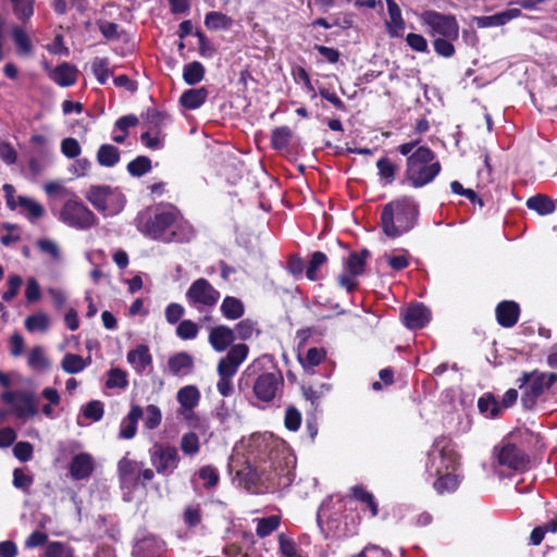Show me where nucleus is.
I'll return each mask as SVG.
<instances>
[{"label": "nucleus", "instance_id": "24", "mask_svg": "<svg viewBox=\"0 0 557 557\" xmlns=\"http://www.w3.org/2000/svg\"><path fill=\"white\" fill-rule=\"evenodd\" d=\"M236 336L234 331L226 325L212 327L209 333V343L212 348L218 351H224L234 341Z\"/></svg>", "mask_w": 557, "mask_h": 557}, {"label": "nucleus", "instance_id": "62", "mask_svg": "<svg viewBox=\"0 0 557 557\" xmlns=\"http://www.w3.org/2000/svg\"><path fill=\"white\" fill-rule=\"evenodd\" d=\"M198 325L191 320H183L177 329L176 334L182 339H194L198 334Z\"/></svg>", "mask_w": 557, "mask_h": 557}, {"label": "nucleus", "instance_id": "22", "mask_svg": "<svg viewBox=\"0 0 557 557\" xmlns=\"http://www.w3.org/2000/svg\"><path fill=\"white\" fill-rule=\"evenodd\" d=\"M389 18L385 21V27L392 38L400 37L405 30L406 23L401 15L399 5L394 0H385Z\"/></svg>", "mask_w": 557, "mask_h": 557}, {"label": "nucleus", "instance_id": "64", "mask_svg": "<svg viewBox=\"0 0 557 557\" xmlns=\"http://www.w3.org/2000/svg\"><path fill=\"white\" fill-rule=\"evenodd\" d=\"M280 550L285 557H302L296 544L285 534L278 536Z\"/></svg>", "mask_w": 557, "mask_h": 557}, {"label": "nucleus", "instance_id": "58", "mask_svg": "<svg viewBox=\"0 0 557 557\" xmlns=\"http://www.w3.org/2000/svg\"><path fill=\"white\" fill-rule=\"evenodd\" d=\"M380 178L391 184L395 180L396 165L388 158H381L376 162Z\"/></svg>", "mask_w": 557, "mask_h": 557}, {"label": "nucleus", "instance_id": "33", "mask_svg": "<svg viewBox=\"0 0 557 557\" xmlns=\"http://www.w3.org/2000/svg\"><path fill=\"white\" fill-rule=\"evenodd\" d=\"M435 475L437 479L434 481L433 487L438 494L455 492L460 484V478L457 473L447 472Z\"/></svg>", "mask_w": 557, "mask_h": 557}, {"label": "nucleus", "instance_id": "61", "mask_svg": "<svg viewBox=\"0 0 557 557\" xmlns=\"http://www.w3.org/2000/svg\"><path fill=\"white\" fill-rule=\"evenodd\" d=\"M164 135L158 132L148 131L140 135L141 143L149 149L158 150L163 147Z\"/></svg>", "mask_w": 557, "mask_h": 557}, {"label": "nucleus", "instance_id": "51", "mask_svg": "<svg viewBox=\"0 0 557 557\" xmlns=\"http://www.w3.org/2000/svg\"><path fill=\"white\" fill-rule=\"evenodd\" d=\"M44 189L49 197L64 199V201L75 195L73 190L57 181L46 183Z\"/></svg>", "mask_w": 557, "mask_h": 557}, {"label": "nucleus", "instance_id": "34", "mask_svg": "<svg viewBox=\"0 0 557 557\" xmlns=\"http://www.w3.org/2000/svg\"><path fill=\"white\" fill-rule=\"evenodd\" d=\"M221 312L228 320H237L243 317L245 307L240 299L226 296L221 304Z\"/></svg>", "mask_w": 557, "mask_h": 557}, {"label": "nucleus", "instance_id": "17", "mask_svg": "<svg viewBox=\"0 0 557 557\" xmlns=\"http://www.w3.org/2000/svg\"><path fill=\"white\" fill-rule=\"evenodd\" d=\"M141 461L123 457L117 463L119 478L122 488L132 490L139 485Z\"/></svg>", "mask_w": 557, "mask_h": 557}, {"label": "nucleus", "instance_id": "13", "mask_svg": "<svg viewBox=\"0 0 557 557\" xmlns=\"http://www.w3.org/2000/svg\"><path fill=\"white\" fill-rule=\"evenodd\" d=\"M220 298V292L215 289L206 278H198L191 283L186 292V299L189 306L202 311L213 308Z\"/></svg>", "mask_w": 557, "mask_h": 557}, {"label": "nucleus", "instance_id": "60", "mask_svg": "<svg viewBox=\"0 0 557 557\" xmlns=\"http://www.w3.org/2000/svg\"><path fill=\"white\" fill-rule=\"evenodd\" d=\"M28 366L35 370H44L49 367V361L46 358L41 347H34L28 354Z\"/></svg>", "mask_w": 557, "mask_h": 557}, {"label": "nucleus", "instance_id": "2", "mask_svg": "<svg viewBox=\"0 0 557 557\" xmlns=\"http://www.w3.org/2000/svg\"><path fill=\"white\" fill-rule=\"evenodd\" d=\"M419 206L411 197L397 198L386 203L381 213L383 232L388 237H398L417 223Z\"/></svg>", "mask_w": 557, "mask_h": 557}, {"label": "nucleus", "instance_id": "6", "mask_svg": "<svg viewBox=\"0 0 557 557\" xmlns=\"http://www.w3.org/2000/svg\"><path fill=\"white\" fill-rule=\"evenodd\" d=\"M458 465L459 456L453 442L446 437L436 438L429 453L426 468L430 474L456 473Z\"/></svg>", "mask_w": 557, "mask_h": 557}, {"label": "nucleus", "instance_id": "3", "mask_svg": "<svg viewBox=\"0 0 557 557\" xmlns=\"http://www.w3.org/2000/svg\"><path fill=\"white\" fill-rule=\"evenodd\" d=\"M296 457L283 445L270 451L269 460L259 466V480L271 487H287L295 479Z\"/></svg>", "mask_w": 557, "mask_h": 557}, {"label": "nucleus", "instance_id": "29", "mask_svg": "<svg viewBox=\"0 0 557 557\" xmlns=\"http://www.w3.org/2000/svg\"><path fill=\"white\" fill-rule=\"evenodd\" d=\"M138 124L136 115L128 114L121 116L114 123L112 140L116 144H123L128 135V129Z\"/></svg>", "mask_w": 557, "mask_h": 557}, {"label": "nucleus", "instance_id": "14", "mask_svg": "<svg viewBox=\"0 0 557 557\" xmlns=\"http://www.w3.org/2000/svg\"><path fill=\"white\" fill-rule=\"evenodd\" d=\"M150 461L158 474L171 475L178 467L181 457L175 446L157 444L150 449Z\"/></svg>", "mask_w": 557, "mask_h": 557}, {"label": "nucleus", "instance_id": "46", "mask_svg": "<svg viewBox=\"0 0 557 557\" xmlns=\"http://www.w3.org/2000/svg\"><path fill=\"white\" fill-rule=\"evenodd\" d=\"M91 72L101 85H104L109 77L113 75L108 58H95L91 62Z\"/></svg>", "mask_w": 557, "mask_h": 557}, {"label": "nucleus", "instance_id": "37", "mask_svg": "<svg viewBox=\"0 0 557 557\" xmlns=\"http://www.w3.org/2000/svg\"><path fill=\"white\" fill-rule=\"evenodd\" d=\"M97 161L106 168H113L120 161V150L110 144L101 145L97 151Z\"/></svg>", "mask_w": 557, "mask_h": 557}, {"label": "nucleus", "instance_id": "27", "mask_svg": "<svg viewBox=\"0 0 557 557\" xmlns=\"http://www.w3.org/2000/svg\"><path fill=\"white\" fill-rule=\"evenodd\" d=\"M170 372L176 376L188 375L194 368V359L187 352H178L168 361Z\"/></svg>", "mask_w": 557, "mask_h": 557}, {"label": "nucleus", "instance_id": "26", "mask_svg": "<svg viewBox=\"0 0 557 557\" xmlns=\"http://www.w3.org/2000/svg\"><path fill=\"white\" fill-rule=\"evenodd\" d=\"M127 362L137 373H143L152 362L149 348L146 345H138L127 352Z\"/></svg>", "mask_w": 557, "mask_h": 557}, {"label": "nucleus", "instance_id": "19", "mask_svg": "<svg viewBox=\"0 0 557 557\" xmlns=\"http://www.w3.org/2000/svg\"><path fill=\"white\" fill-rule=\"evenodd\" d=\"M94 469V458L88 453H79L75 455L69 467L71 476L76 481L88 479L92 474Z\"/></svg>", "mask_w": 557, "mask_h": 557}, {"label": "nucleus", "instance_id": "38", "mask_svg": "<svg viewBox=\"0 0 557 557\" xmlns=\"http://www.w3.org/2000/svg\"><path fill=\"white\" fill-rule=\"evenodd\" d=\"M527 207L541 215L550 214L556 209L554 201L541 194L530 197L527 200Z\"/></svg>", "mask_w": 557, "mask_h": 557}, {"label": "nucleus", "instance_id": "44", "mask_svg": "<svg viewBox=\"0 0 557 557\" xmlns=\"http://www.w3.org/2000/svg\"><path fill=\"white\" fill-rule=\"evenodd\" d=\"M25 329L30 332H46L50 326V318L45 312H36L25 319Z\"/></svg>", "mask_w": 557, "mask_h": 557}, {"label": "nucleus", "instance_id": "20", "mask_svg": "<svg viewBox=\"0 0 557 557\" xmlns=\"http://www.w3.org/2000/svg\"><path fill=\"white\" fill-rule=\"evenodd\" d=\"M404 323L408 329L419 330L430 321V310L422 304L411 306L403 314Z\"/></svg>", "mask_w": 557, "mask_h": 557}, {"label": "nucleus", "instance_id": "35", "mask_svg": "<svg viewBox=\"0 0 557 557\" xmlns=\"http://www.w3.org/2000/svg\"><path fill=\"white\" fill-rule=\"evenodd\" d=\"M17 205L23 209V213L30 222H35L36 220L42 218L45 214L44 207L32 198L18 196Z\"/></svg>", "mask_w": 557, "mask_h": 557}, {"label": "nucleus", "instance_id": "56", "mask_svg": "<svg viewBox=\"0 0 557 557\" xmlns=\"http://www.w3.org/2000/svg\"><path fill=\"white\" fill-rule=\"evenodd\" d=\"M13 4V11L17 18L23 22L29 20L34 14L35 0H10Z\"/></svg>", "mask_w": 557, "mask_h": 557}, {"label": "nucleus", "instance_id": "54", "mask_svg": "<svg viewBox=\"0 0 557 557\" xmlns=\"http://www.w3.org/2000/svg\"><path fill=\"white\" fill-rule=\"evenodd\" d=\"M292 138V131L287 126H280L273 129L271 144L275 149H284L288 146Z\"/></svg>", "mask_w": 557, "mask_h": 557}, {"label": "nucleus", "instance_id": "53", "mask_svg": "<svg viewBox=\"0 0 557 557\" xmlns=\"http://www.w3.org/2000/svg\"><path fill=\"white\" fill-rule=\"evenodd\" d=\"M327 257L322 251H314L311 255V259L306 270V276L310 281H317L319 278L318 270L325 264Z\"/></svg>", "mask_w": 557, "mask_h": 557}, {"label": "nucleus", "instance_id": "43", "mask_svg": "<svg viewBox=\"0 0 557 557\" xmlns=\"http://www.w3.org/2000/svg\"><path fill=\"white\" fill-rule=\"evenodd\" d=\"M12 39L17 48L18 53L29 54L33 50L32 39L26 30L21 26H14L11 30Z\"/></svg>", "mask_w": 557, "mask_h": 557}, {"label": "nucleus", "instance_id": "21", "mask_svg": "<svg viewBox=\"0 0 557 557\" xmlns=\"http://www.w3.org/2000/svg\"><path fill=\"white\" fill-rule=\"evenodd\" d=\"M496 319L503 327H512L519 320L520 307L516 301H500L495 310Z\"/></svg>", "mask_w": 557, "mask_h": 557}, {"label": "nucleus", "instance_id": "5", "mask_svg": "<svg viewBox=\"0 0 557 557\" xmlns=\"http://www.w3.org/2000/svg\"><path fill=\"white\" fill-rule=\"evenodd\" d=\"M249 348L246 344H236L231 347L225 357L221 358L216 371L219 381L216 388L226 397L233 392L232 379L237 373L239 366L247 359Z\"/></svg>", "mask_w": 557, "mask_h": 557}, {"label": "nucleus", "instance_id": "12", "mask_svg": "<svg viewBox=\"0 0 557 557\" xmlns=\"http://www.w3.org/2000/svg\"><path fill=\"white\" fill-rule=\"evenodd\" d=\"M1 400L11 407V412L18 419H30L38 414L35 395L27 391H5Z\"/></svg>", "mask_w": 557, "mask_h": 557}, {"label": "nucleus", "instance_id": "55", "mask_svg": "<svg viewBox=\"0 0 557 557\" xmlns=\"http://www.w3.org/2000/svg\"><path fill=\"white\" fill-rule=\"evenodd\" d=\"M280 525V518L277 516H270L267 518L257 519L256 533L260 537H265L275 531Z\"/></svg>", "mask_w": 557, "mask_h": 557}, {"label": "nucleus", "instance_id": "36", "mask_svg": "<svg viewBox=\"0 0 557 557\" xmlns=\"http://www.w3.org/2000/svg\"><path fill=\"white\" fill-rule=\"evenodd\" d=\"M91 362L90 357L87 359H84L79 355L76 354H65L62 362L61 368L63 371L70 374H76L82 372L87 366H89Z\"/></svg>", "mask_w": 557, "mask_h": 557}, {"label": "nucleus", "instance_id": "47", "mask_svg": "<svg viewBox=\"0 0 557 557\" xmlns=\"http://www.w3.org/2000/svg\"><path fill=\"white\" fill-rule=\"evenodd\" d=\"M205 66L198 62L193 61L183 67V78L188 85H196L203 79Z\"/></svg>", "mask_w": 557, "mask_h": 557}, {"label": "nucleus", "instance_id": "18", "mask_svg": "<svg viewBox=\"0 0 557 557\" xmlns=\"http://www.w3.org/2000/svg\"><path fill=\"white\" fill-rule=\"evenodd\" d=\"M165 544L154 535H146L138 539L134 548V557H163Z\"/></svg>", "mask_w": 557, "mask_h": 557}, {"label": "nucleus", "instance_id": "23", "mask_svg": "<svg viewBox=\"0 0 557 557\" xmlns=\"http://www.w3.org/2000/svg\"><path fill=\"white\" fill-rule=\"evenodd\" d=\"M143 414L144 409L138 405H133L127 416L120 423L117 437L120 440H132L136 435L137 424Z\"/></svg>", "mask_w": 557, "mask_h": 557}, {"label": "nucleus", "instance_id": "48", "mask_svg": "<svg viewBox=\"0 0 557 557\" xmlns=\"http://www.w3.org/2000/svg\"><path fill=\"white\" fill-rule=\"evenodd\" d=\"M148 131L162 134V129L170 123V116L165 112L148 110L146 113Z\"/></svg>", "mask_w": 557, "mask_h": 557}, {"label": "nucleus", "instance_id": "10", "mask_svg": "<svg viewBox=\"0 0 557 557\" xmlns=\"http://www.w3.org/2000/svg\"><path fill=\"white\" fill-rule=\"evenodd\" d=\"M420 20L429 27V34L433 37L459 38V24L451 14H443L434 10L424 11Z\"/></svg>", "mask_w": 557, "mask_h": 557}, {"label": "nucleus", "instance_id": "8", "mask_svg": "<svg viewBox=\"0 0 557 557\" xmlns=\"http://www.w3.org/2000/svg\"><path fill=\"white\" fill-rule=\"evenodd\" d=\"M557 381L556 373H544L533 371L531 373L524 372L518 379L519 387L525 386V391L521 397V403L525 409H532L537 398L548 389Z\"/></svg>", "mask_w": 557, "mask_h": 557}, {"label": "nucleus", "instance_id": "40", "mask_svg": "<svg viewBox=\"0 0 557 557\" xmlns=\"http://www.w3.org/2000/svg\"><path fill=\"white\" fill-rule=\"evenodd\" d=\"M205 25L210 30L228 29L233 25V20L222 12L211 11L205 16Z\"/></svg>", "mask_w": 557, "mask_h": 557}, {"label": "nucleus", "instance_id": "49", "mask_svg": "<svg viewBox=\"0 0 557 557\" xmlns=\"http://www.w3.org/2000/svg\"><path fill=\"white\" fill-rule=\"evenodd\" d=\"M326 357L324 348L312 347L309 348L304 357H299L300 363L306 371L313 370Z\"/></svg>", "mask_w": 557, "mask_h": 557}, {"label": "nucleus", "instance_id": "45", "mask_svg": "<svg viewBox=\"0 0 557 557\" xmlns=\"http://www.w3.org/2000/svg\"><path fill=\"white\" fill-rule=\"evenodd\" d=\"M351 495L359 500L360 503L364 504L366 507L370 511V517L374 518L379 512V506L377 503L370 492L366 491L362 486H354L351 487Z\"/></svg>", "mask_w": 557, "mask_h": 557}, {"label": "nucleus", "instance_id": "63", "mask_svg": "<svg viewBox=\"0 0 557 557\" xmlns=\"http://www.w3.org/2000/svg\"><path fill=\"white\" fill-rule=\"evenodd\" d=\"M45 557H73V553L67 545L61 542H51L46 547Z\"/></svg>", "mask_w": 557, "mask_h": 557}, {"label": "nucleus", "instance_id": "9", "mask_svg": "<svg viewBox=\"0 0 557 557\" xmlns=\"http://www.w3.org/2000/svg\"><path fill=\"white\" fill-rule=\"evenodd\" d=\"M59 220L76 230H88L97 222L94 212L76 194L64 201L59 213Z\"/></svg>", "mask_w": 557, "mask_h": 557}, {"label": "nucleus", "instance_id": "52", "mask_svg": "<svg viewBox=\"0 0 557 557\" xmlns=\"http://www.w3.org/2000/svg\"><path fill=\"white\" fill-rule=\"evenodd\" d=\"M151 170V160L148 157L139 156L127 164V171L132 176L140 177Z\"/></svg>", "mask_w": 557, "mask_h": 557}, {"label": "nucleus", "instance_id": "31", "mask_svg": "<svg viewBox=\"0 0 557 557\" xmlns=\"http://www.w3.org/2000/svg\"><path fill=\"white\" fill-rule=\"evenodd\" d=\"M52 164V152L46 148L34 152L29 158L28 168L33 175H39Z\"/></svg>", "mask_w": 557, "mask_h": 557}, {"label": "nucleus", "instance_id": "32", "mask_svg": "<svg viewBox=\"0 0 557 557\" xmlns=\"http://www.w3.org/2000/svg\"><path fill=\"white\" fill-rule=\"evenodd\" d=\"M171 234H169V243L177 242L184 243L189 242L194 237V228L193 226L178 218L176 213L175 224L171 228Z\"/></svg>", "mask_w": 557, "mask_h": 557}, {"label": "nucleus", "instance_id": "16", "mask_svg": "<svg viewBox=\"0 0 557 557\" xmlns=\"http://www.w3.org/2000/svg\"><path fill=\"white\" fill-rule=\"evenodd\" d=\"M175 218L174 210L159 211L146 222L144 232L153 239L169 243V234L175 224Z\"/></svg>", "mask_w": 557, "mask_h": 557}, {"label": "nucleus", "instance_id": "41", "mask_svg": "<svg viewBox=\"0 0 557 557\" xmlns=\"http://www.w3.org/2000/svg\"><path fill=\"white\" fill-rule=\"evenodd\" d=\"M36 246L39 251L50 258V260L54 263L62 262V251L60 246L50 238H39L36 242Z\"/></svg>", "mask_w": 557, "mask_h": 557}, {"label": "nucleus", "instance_id": "25", "mask_svg": "<svg viewBox=\"0 0 557 557\" xmlns=\"http://www.w3.org/2000/svg\"><path fill=\"white\" fill-rule=\"evenodd\" d=\"M176 398L181 405L180 413L187 417V412H190L198 405L200 393L196 386L187 385L178 389Z\"/></svg>", "mask_w": 557, "mask_h": 557}, {"label": "nucleus", "instance_id": "15", "mask_svg": "<svg viewBox=\"0 0 557 557\" xmlns=\"http://www.w3.org/2000/svg\"><path fill=\"white\" fill-rule=\"evenodd\" d=\"M493 456L499 466L515 471H523L529 465L528 455L511 443H500L495 446Z\"/></svg>", "mask_w": 557, "mask_h": 557}, {"label": "nucleus", "instance_id": "59", "mask_svg": "<svg viewBox=\"0 0 557 557\" xmlns=\"http://www.w3.org/2000/svg\"><path fill=\"white\" fill-rule=\"evenodd\" d=\"M446 37H436L433 41L434 51L443 58H451L455 54L454 41Z\"/></svg>", "mask_w": 557, "mask_h": 557}, {"label": "nucleus", "instance_id": "50", "mask_svg": "<svg viewBox=\"0 0 557 557\" xmlns=\"http://www.w3.org/2000/svg\"><path fill=\"white\" fill-rule=\"evenodd\" d=\"M233 331L235 336L242 341L250 339L253 335L259 334L257 323L250 319L238 322Z\"/></svg>", "mask_w": 557, "mask_h": 557}, {"label": "nucleus", "instance_id": "30", "mask_svg": "<svg viewBox=\"0 0 557 557\" xmlns=\"http://www.w3.org/2000/svg\"><path fill=\"white\" fill-rule=\"evenodd\" d=\"M50 77L59 86L69 87L75 84L77 79V71L73 65L63 63L54 69Z\"/></svg>", "mask_w": 557, "mask_h": 557}, {"label": "nucleus", "instance_id": "28", "mask_svg": "<svg viewBox=\"0 0 557 557\" xmlns=\"http://www.w3.org/2000/svg\"><path fill=\"white\" fill-rule=\"evenodd\" d=\"M208 89L206 87L191 88L181 95V104L188 110L200 108L207 100Z\"/></svg>", "mask_w": 557, "mask_h": 557}, {"label": "nucleus", "instance_id": "39", "mask_svg": "<svg viewBox=\"0 0 557 557\" xmlns=\"http://www.w3.org/2000/svg\"><path fill=\"white\" fill-rule=\"evenodd\" d=\"M478 408L482 414L491 419L497 418L502 412L499 403L490 393H486L479 398Z\"/></svg>", "mask_w": 557, "mask_h": 557}, {"label": "nucleus", "instance_id": "57", "mask_svg": "<svg viewBox=\"0 0 557 557\" xmlns=\"http://www.w3.org/2000/svg\"><path fill=\"white\" fill-rule=\"evenodd\" d=\"M143 419L145 426L148 430H154L160 425L162 420V413L160 408L156 405H148L144 410Z\"/></svg>", "mask_w": 557, "mask_h": 557}, {"label": "nucleus", "instance_id": "1", "mask_svg": "<svg viewBox=\"0 0 557 557\" xmlns=\"http://www.w3.org/2000/svg\"><path fill=\"white\" fill-rule=\"evenodd\" d=\"M283 387L281 371L264 358L253 360L238 380L239 391L252 404L255 399L267 404L273 401Z\"/></svg>", "mask_w": 557, "mask_h": 557}, {"label": "nucleus", "instance_id": "11", "mask_svg": "<svg viewBox=\"0 0 557 557\" xmlns=\"http://www.w3.org/2000/svg\"><path fill=\"white\" fill-rule=\"evenodd\" d=\"M369 256V250L362 249L361 251L350 252L343 260V272L337 278L341 287L345 288L348 293L357 288V277L363 274Z\"/></svg>", "mask_w": 557, "mask_h": 557}, {"label": "nucleus", "instance_id": "4", "mask_svg": "<svg viewBox=\"0 0 557 557\" xmlns=\"http://www.w3.org/2000/svg\"><path fill=\"white\" fill-rule=\"evenodd\" d=\"M434 159V152L424 146L418 147L407 158L405 176L412 187H423L440 174L441 164Z\"/></svg>", "mask_w": 557, "mask_h": 557}, {"label": "nucleus", "instance_id": "7", "mask_svg": "<svg viewBox=\"0 0 557 557\" xmlns=\"http://www.w3.org/2000/svg\"><path fill=\"white\" fill-rule=\"evenodd\" d=\"M87 200L101 213L116 215L125 206V197L119 188L92 185L86 193Z\"/></svg>", "mask_w": 557, "mask_h": 557}, {"label": "nucleus", "instance_id": "42", "mask_svg": "<svg viewBox=\"0 0 557 557\" xmlns=\"http://www.w3.org/2000/svg\"><path fill=\"white\" fill-rule=\"evenodd\" d=\"M180 448L187 457H194L200 451V438L197 433L190 431L184 433L180 441Z\"/></svg>", "mask_w": 557, "mask_h": 557}]
</instances>
